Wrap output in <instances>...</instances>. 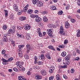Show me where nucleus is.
<instances>
[{"mask_svg": "<svg viewBox=\"0 0 80 80\" xmlns=\"http://www.w3.org/2000/svg\"><path fill=\"white\" fill-rule=\"evenodd\" d=\"M7 34H4L3 35L2 39L3 42H7V40H8V38H7Z\"/></svg>", "mask_w": 80, "mask_h": 80, "instance_id": "f257e3e1", "label": "nucleus"}, {"mask_svg": "<svg viewBox=\"0 0 80 80\" xmlns=\"http://www.w3.org/2000/svg\"><path fill=\"white\" fill-rule=\"evenodd\" d=\"M2 64L4 65H7V64H8V63H9L8 60H7L4 58H2Z\"/></svg>", "mask_w": 80, "mask_h": 80, "instance_id": "f03ea898", "label": "nucleus"}, {"mask_svg": "<svg viewBox=\"0 0 80 80\" xmlns=\"http://www.w3.org/2000/svg\"><path fill=\"white\" fill-rule=\"evenodd\" d=\"M24 28L26 30L28 31V30H29L30 29V27L29 25L26 24L24 25Z\"/></svg>", "mask_w": 80, "mask_h": 80, "instance_id": "7ed1b4c3", "label": "nucleus"}, {"mask_svg": "<svg viewBox=\"0 0 80 80\" xmlns=\"http://www.w3.org/2000/svg\"><path fill=\"white\" fill-rule=\"evenodd\" d=\"M49 36L50 37H52V33H53V31H52V29H50L49 30H47Z\"/></svg>", "mask_w": 80, "mask_h": 80, "instance_id": "20e7f679", "label": "nucleus"}, {"mask_svg": "<svg viewBox=\"0 0 80 80\" xmlns=\"http://www.w3.org/2000/svg\"><path fill=\"white\" fill-rule=\"evenodd\" d=\"M39 59L41 60H42V61H44L45 60V57L44 55L43 54H41L40 55V57H39Z\"/></svg>", "mask_w": 80, "mask_h": 80, "instance_id": "39448f33", "label": "nucleus"}, {"mask_svg": "<svg viewBox=\"0 0 80 80\" xmlns=\"http://www.w3.org/2000/svg\"><path fill=\"white\" fill-rule=\"evenodd\" d=\"M63 26H61L60 28V33L62 35H65V33L63 32Z\"/></svg>", "mask_w": 80, "mask_h": 80, "instance_id": "423d86ee", "label": "nucleus"}, {"mask_svg": "<svg viewBox=\"0 0 80 80\" xmlns=\"http://www.w3.org/2000/svg\"><path fill=\"white\" fill-rule=\"evenodd\" d=\"M13 8L14 10H15V11L16 12H18V6H17V5L16 4H14L13 5Z\"/></svg>", "mask_w": 80, "mask_h": 80, "instance_id": "0eeeda50", "label": "nucleus"}, {"mask_svg": "<svg viewBox=\"0 0 80 80\" xmlns=\"http://www.w3.org/2000/svg\"><path fill=\"white\" fill-rule=\"evenodd\" d=\"M55 69V67L53 66H51L50 68V69L49 70V72L50 73H52L53 72L54 70Z\"/></svg>", "mask_w": 80, "mask_h": 80, "instance_id": "6e6552de", "label": "nucleus"}, {"mask_svg": "<svg viewBox=\"0 0 80 80\" xmlns=\"http://www.w3.org/2000/svg\"><path fill=\"white\" fill-rule=\"evenodd\" d=\"M45 56L48 59H49V60H50L51 59V57H50V54L49 53H47L45 54Z\"/></svg>", "mask_w": 80, "mask_h": 80, "instance_id": "1a4fd4ad", "label": "nucleus"}, {"mask_svg": "<svg viewBox=\"0 0 80 80\" xmlns=\"http://www.w3.org/2000/svg\"><path fill=\"white\" fill-rule=\"evenodd\" d=\"M41 74L42 75L45 76V75H46V74H47V72L45 70H42L41 71Z\"/></svg>", "mask_w": 80, "mask_h": 80, "instance_id": "9d476101", "label": "nucleus"}, {"mask_svg": "<svg viewBox=\"0 0 80 80\" xmlns=\"http://www.w3.org/2000/svg\"><path fill=\"white\" fill-rule=\"evenodd\" d=\"M65 27L66 28H68L70 27V24L68 22L66 21L65 23Z\"/></svg>", "mask_w": 80, "mask_h": 80, "instance_id": "9b49d317", "label": "nucleus"}, {"mask_svg": "<svg viewBox=\"0 0 80 80\" xmlns=\"http://www.w3.org/2000/svg\"><path fill=\"white\" fill-rule=\"evenodd\" d=\"M29 5L28 4L23 9V11L24 12L26 13L27 12V11L28 10V7Z\"/></svg>", "mask_w": 80, "mask_h": 80, "instance_id": "f8f14e48", "label": "nucleus"}, {"mask_svg": "<svg viewBox=\"0 0 80 80\" xmlns=\"http://www.w3.org/2000/svg\"><path fill=\"white\" fill-rule=\"evenodd\" d=\"M36 18L35 19L36 22H40L42 20V18H39L38 17V16L37 15V17H36Z\"/></svg>", "mask_w": 80, "mask_h": 80, "instance_id": "ddd939ff", "label": "nucleus"}, {"mask_svg": "<svg viewBox=\"0 0 80 80\" xmlns=\"http://www.w3.org/2000/svg\"><path fill=\"white\" fill-rule=\"evenodd\" d=\"M43 3L41 2H40V1H39L38 2V4H37V6H38V7H42L43 6Z\"/></svg>", "mask_w": 80, "mask_h": 80, "instance_id": "4468645a", "label": "nucleus"}, {"mask_svg": "<svg viewBox=\"0 0 80 80\" xmlns=\"http://www.w3.org/2000/svg\"><path fill=\"white\" fill-rule=\"evenodd\" d=\"M67 68V65H66L64 66H60L59 67V69H62V68Z\"/></svg>", "mask_w": 80, "mask_h": 80, "instance_id": "2eb2a0df", "label": "nucleus"}, {"mask_svg": "<svg viewBox=\"0 0 80 80\" xmlns=\"http://www.w3.org/2000/svg\"><path fill=\"white\" fill-rule=\"evenodd\" d=\"M10 19L12 20H13L14 19V18H15V16H14V15L13 13H12L10 14Z\"/></svg>", "mask_w": 80, "mask_h": 80, "instance_id": "dca6fc26", "label": "nucleus"}, {"mask_svg": "<svg viewBox=\"0 0 80 80\" xmlns=\"http://www.w3.org/2000/svg\"><path fill=\"white\" fill-rule=\"evenodd\" d=\"M34 63H35V64H37L38 61V58L37 57L35 56H34Z\"/></svg>", "mask_w": 80, "mask_h": 80, "instance_id": "f3484780", "label": "nucleus"}, {"mask_svg": "<svg viewBox=\"0 0 80 80\" xmlns=\"http://www.w3.org/2000/svg\"><path fill=\"white\" fill-rule=\"evenodd\" d=\"M26 40H30V34H27L26 35Z\"/></svg>", "mask_w": 80, "mask_h": 80, "instance_id": "a211bd4d", "label": "nucleus"}, {"mask_svg": "<svg viewBox=\"0 0 80 80\" xmlns=\"http://www.w3.org/2000/svg\"><path fill=\"white\" fill-rule=\"evenodd\" d=\"M26 48L28 52H29L30 50V48H31V47L28 44L26 45Z\"/></svg>", "mask_w": 80, "mask_h": 80, "instance_id": "6ab92c4d", "label": "nucleus"}, {"mask_svg": "<svg viewBox=\"0 0 80 80\" xmlns=\"http://www.w3.org/2000/svg\"><path fill=\"white\" fill-rule=\"evenodd\" d=\"M46 34L47 33L45 32H43L42 36L43 37H45L46 36V37H45V39H47V38H48V36H47V35Z\"/></svg>", "mask_w": 80, "mask_h": 80, "instance_id": "aec40b11", "label": "nucleus"}, {"mask_svg": "<svg viewBox=\"0 0 80 80\" xmlns=\"http://www.w3.org/2000/svg\"><path fill=\"white\" fill-rule=\"evenodd\" d=\"M70 61H67V60H66L65 62H63V64L64 65H68L69 64H70Z\"/></svg>", "mask_w": 80, "mask_h": 80, "instance_id": "412c9836", "label": "nucleus"}, {"mask_svg": "<svg viewBox=\"0 0 80 80\" xmlns=\"http://www.w3.org/2000/svg\"><path fill=\"white\" fill-rule=\"evenodd\" d=\"M19 19L21 21H23L27 19V18L25 17H20Z\"/></svg>", "mask_w": 80, "mask_h": 80, "instance_id": "4be33fe9", "label": "nucleus"}, {"mask_svg": "<svg viewBox=\"0 0 80 80\" xmlns=\"http://www.w3.org/2000/svg\"><path fill=\"white\" fill-rule=\"evenodd\" d=\"M56 77L57 80H61V78L60 75L58 74L56 75Z\"/></svg>", "mask_w": 80, "mask_h": 80, "instance_id": "5701e85b", "label": "nucleus"}, {"mask_svg": "<svg viewBox=\"0 0 80 80\" xmlns=\"http://www.w3.org/2000/svg\"><path fill=\"white\" fill-rule=\"evenodd\" d=\"M35 79L36 80H39L42 78V76L40 75L36 76L35 77Z\"/></svg>", "mask_w": 80, "mask_h": 80, "instance_id": "b1692460", "label": "nucleus"}, {"mask_svg": "<svg viewBox=\"0 0 80 80\" xmlns=\"http://www.w3.org/2000/svg\"><path fill=\"white\" fill-rule=\"evenodd\" d=\"M39 1L38 0H33L32 3L34 5H37Z\"/></svg>", "mask_w": 80, "mask_h": 80, "instance_id": "393cba45", "label": "nucleus"}, {"mask_svg": "<svg viewBox=\"0 0 80 80\" xmlns=\"http://www.w3.org/2000/svg\"><path fill=\"white\" fill-rule=\"evenodd\" d=\"M48 48L50 49H51V50H53V51H55V49L53 47L52 45H50L48 47Z\"/></svg>", "mask_w": 80, "mask_h": 80, "instance_id": "a878e982", "label": "nucleus"}, {"mask_svg": "<svg viewBox=\"0 0 80 80\" xmlns=\"http://www.w3.org/2000/svg\"><path fill=\"white\" fill-rule=\"evenodd\" d=\"M77 36L78 37H79L80 36V30H78L77 31Z\"/></svg>", "mask_w": 80, "mask_h": 80, "instance_id": "bb28decb", "label": "nucleus"}, {"mask_svg": "<svg viewBox=\"0 0 80 80\" xmlns=\"http://www.w3.org/2000/svg\"><path fill=\"white\" fill-rule=\"evenodd\" d=\"M33 12V10L32 9H29L28 10L27 13L28 14H32Z\"/></svg>", "mask_w": 80, "mask_h": 80, "instance_id": "cd10ccee", "label": "nucleus"}, {"mask_svg": "<svg viewBox=\"0 0 80 80\" xmlns=\"http://www.w3.org/2000/svg\"><path fill=\"white\" fill-rule=\"evenodd\" d=\"M30 17L31 18H36L37 17V15H34L33 14H31L30 15Z\"/></svg>", "mask_w": 80, "mask_h": 80, "instance_id": "c85d7f7f", "label": "nucleus"}, {"mask_svg": "<svg viewBox=\"0 0 80 80\" xmlns=\"http://www.w3.org/2000/svg\"><path fill=\"white\" fill-rule=\"evenodd\" d=\"M50 9L52 10H55L57 9V8L54 6H52L50 7Z\"/></svg>", "mask_w": 80, "mask_h": 80, "instance_id": "c756f323", "label": "nucleus"}, {"mask_svg": "<svg viewBox=\"0 0 80 80\" xmlns=\"http://www.w3.org/2000/svg\"><path fill=\"white\" fill-rule=\"evenodd\" d=\"M17 68H19V70H20L21 68H23V67L20 64H18L17 66Z\"/></svg>", "mask_w": 80, "mask_h": 80, "instance_id": "7c9ffc66", "label": "nucleus"}, {"mask_svg": "<svg viewBox=\"0 0 80 80\" xmlns=\"http://www.w3.org/2000/svg\"><path fill=\"white\" fill-rule=\"evenodd\" d=\"M43 21L45 22H47V21H48V18L46 16H44L43 18Z\"/></svg>", "mask_w": 80, "mask_h": 80, "instance_id": "2f4dec72", "label": "nucleus"}, {"mask_svg": "<svg viewBox=\"0 0 80 80\" xmlns=\"http://www.w3.org/2000/svg\"><path fill=\"white\" fill-rule=\"evenodd\" d=\"M8 32L9 33H14L15 32L14 30H12V29H10L8 30Z\"/></svg>", "mask_w": 80, "mask_h": 80, "instance_id": "473e14b6", "label": "nucleus"}, {"mask_svg": "<svg viewBox=\"0 0 80 80\" xmlns=\"http://www.w3.org/2000/svg\"><path fill=\"white\" fill-rule=\"evenodd\" d=\"M66 54L67 53L65 52H63L61 53V56H62V57H65Z\"/></svg>", "mask_w": 80, "mask_h": 80, "instance_id": "72a5a7b5", "label": "nucleus"}, {"mask_svg": "<svg viewBox=\"0 0 80 80\" xmlns=\"http://www.w3.org/2000/svg\"><path fill=\"white\" fill-rule=\"evenodd\" d=\"M16 35L17 37L20 38H21L22 37V35L20 34V33L19 32H18L16 33Z\"/></svg>", "mask_w": 80, "mask_h": 80, "instance_id": "f704fd0d", "label": "nucleus"}, {"mask_svg": "<svg viewBox=\"0 0 80 80\" xmlns=\"http://www.w3.org/2000/svg\"><path fill=\"white\" fill-rule=\"evenodd\" d=\"M17 28L19 30H22V29L23 28V27L22 26L20 27L19 26H18Z\"/></svg>", "mask_w": 80, "mask_h": 80, "instance_id": "c9c22d12", "label": "nucleus"}, {"mask_svg": "<svg viewBox=\"0 0 80 80\" xmlns=\"http://www.w3.org/2000/svg\"><path fill=\"white\" fill-rule=\"evenodd\" d=\"M18 15H21V14H22V12H23L22 10H19V11H18Z\"/></svg>", "mask_w": 80, "mask_h": 80, "instance_id": "e433bc0d", "label": "nucleus"}, {"mask_svg": "<svg viewBox=\"0 0 80 80\" xmlns=\"http://www.w3.org/2000/svg\"><path fill=\"white\" fill-rule=\"evenodd\" d=\"M12 60H13V58L12 57L8 59V62H12Z\"/></svg>", "mask_w": 80, "mask_h": 80, "instance_id": "4c0bfd02", "label": "nucleus"}, {"mask_svg": "<svg viewBox=\"0 0 80 80\" xmlns=\"http://www.w3.org/2000/svg\"><path fill=\"white\" fill-rule=\"evenodd\" d=\"M18 55L20 58H21V57H23V54H22V52H19L18 53Z\"/></svg>", "mask_w": 80, "mask_h": 80, "instance_id": "58836bf2", "label": "nucleus"}, {"mask_svg": "<svg viewBox=\"0 0 80 80\" xmlns=\"http://www.w3.org/2000/svg\"><path fill=\"white\" fill-rule=\"evenodd\" d=\"M17 64H18V65H19V64H21V65H23V62L20 61H18L16 63V64L17 65Z\"/></svg>", "mask_w": 80, "mask_h": 80, "instance_id": "ea45409f", "label": "nucleus"}, {"mask_svg": "<svg viewBox=\"0 0 80 80\" xmlns=\"http://www.w3.org/2000/svg\"><path fill=\"white\" fill-rule=\"evenodd\" d=\"M23 76H19L18 77V80H22L23 79Z\"/></svg>", "mask_w": 80, "mask_h": 80, "instance_id": "a19ab883", "label": "nucleus"}, {"mask_svg": "<svg viewBox=\"0 0 80 80\" xmlns=\"http://www.w3.org/2000/svg\"><path fill=\"white\" fill-rule=\"evenodd\" d=\"M48 27L49 28H53V24H49L48 25Z\"/></svg>", "mask_w": 80, "mask_h": 80, "instance_id": "79ce46f5", "label": "nucleus"}, {"mask_svg": "<svg viewBox=\"0 0 80 80\" xmlns=\"http://www.w3.org/2000/svg\"><path fill=\"white\" fill-rule=\"evenodd\" d=\"M74 72H75V70L73 69H72L70 71V72L72 74H74Z\"/></svg>", "mask_w": 80, "mask_h": 80, "instance_id": "37998d69", "label": "nucleus"}, {"mask_svg": "<svg viewBox=\"0 0 80 80\" xmlns=\"http://www.w3.org/2000/svg\"><path fill=\"white\" fill-rule=\"evenodd\" d=\"M58 47H59L60 48H65V46L64 45H60L58 46Z\"/></svg>", "mask_w": 80, "mask_h": 80, "instance_id": "c03bdc74", "label": "nucleus"}, {"mask_svg": "<svg viewBox=\"0 0 80 80\" xmlns=\"http://www.w3.org/2000/svg\"><path fill=\"white\" fill-rule=\"evenodd\" d=\"M38 63L39 65H42L43 64V62L41 61H39L38 62Z\"/></svg>", "mask_w": 80, "mask_h": 80, "instance_id": "a18cd8bd", "label": "nucleus"}, {"mask_svg": "<svg viewBox=\"0 0 80 80\" xmlns=\"http://www.w3.org/2000/svg\"><path fill=\"white\" fill-rule=\"evenodd\" d=\"M65 60H67V61H70V59H69V57L68 55L67 56L65 57Z\"/></svg>", "mask_w": 80, "mask_h": 80, "instance_id": "49530a36", "label": "nucleus"}, {"mask_svg": "<svg viewBox=\"0 0 80 80\" xmlns=\"http://www.w3.org/2000/svg\"><path fill=\"white\" fill-rule=\"evenodd\" d=\"M62 13H63V11H60L58 12V15H62Z\"/></svg>", "mask_w": 80, "mask_h": 80, "instance_id": "de8ad7c7", "label": "nucleus"}, {"mask_svg": "<svg viewBox=\"0 0 80 80\" xmlns=\"http://www.w3.org/2000/svg\"><path fill=\"white\" fill-rule=\"evenodd\" d=\"M48 13V12L47 11H44L42 12V15H45L46 14H47Z\"/></svg>", "mask_w": 80, "mask_h": 80, "instance_id": "09e8293b", "label": "nucleus"}, {"mask_svg": "<svg viewBox=\"0 0 80 80\" xmlns=\"http://www.w3.org/2000/svg\"><path fill=\"white\" fill-rule=\"evenodd\" d=\"M13 70L15 72H18V69L17 68H13Z\"/></svg>", "mask_w": 80, "mask_h": 80, "instance_id": "8fccbe9b", "label": "nucleus"}, {"mask_svg": "<svg viewBox=\"0 0 80 80\" xmlns=\"http://www.w3.org/2000/svg\"><path fill=\"white\" fill-rule=\"evenodd\" d=\"M22 47H24V45H20L18 46V48L20 49H21V48H22Z\"/></svg>", "mask_w": 80, "mask_h": 80, "instance_id": "3c124183", "label": "nucleus"}, {"mask_svg": "<svg viewBox=\"0 0 80 80\" xmlns=\"http://www.w3.org/2000/svg\"><path fill=\"white\" fill-rule=\"evenodd\" d=\"M11 28H12V30H14V32L15 31V26L13 25L12 26Z\"/></svg>", "mask_w": 80, "mask_h": 80, "instance_id": "603ef678", "label": "nucleus"}, {"mask_svg": "<svg viewBox=\"0 0 80 80\" xmlns=\"http://www.w3.org/2000/svg\"><path fill=\"white\" fill-rule=\"evenodd\" d=\"M38 35H39V37H42V32H40L39 33H38Z\"/></svg>", "mask_w": 80, "mask_h": 80, "instance_id": "864d4df0", "label": "nucleus"}, {"mask_svg": "<svg viewBox=\"0 0 80 80\" xmlns=\"http://www.w3.org/2000/svg\"><path fill=\"white\" fill-rule=\"evenodd\" d=\"M67 43H68V40L67 39L65 40L64 42V44L66 45Z\"/></svg>", "mask_w": 80, "mask_h": 80, "instance_id": "5fc2aeb1", "label": "nucleus"}, {"mask_svg": "<svg viewBox=\"0 0 80 80\" xmlns=\"http://www.w3.org/2000/svg\"><path fill=\"white\" fill-rule=\"evenodd\" d=\"M53 78H54V77L53 76H52L49 77V80H53Z\"/></svg>", "mask_w": 80, "mask_h": 80, "instance_id": "6e6d98bb", "label": "nucleus"}, {"mask_svg": "<svg viewBox=\"0 0 80 80\" xmlns=\"http://www.w3.org/2000/svg\"><path fill=\"white\" fill-rule=\"evenodd\" d=\"M71 22L72 23H75V19H71Z\"/></svg>", "mask_w": 80, "mask_h": 80, "instance_id": "4d7b16f0", "label": "nucleus"}, {"mask_svg": "<svg viewBox=\"0 0 80 80\" xmlns=\"http://www.w3.org/2000/svg\"><path fill=\"white\" fill-rule=\"evenodd\" d=\"M24 57L25 58H26V59H28L29 58V57L28 55H25L24 56Z\"/></svg>", "mask_w": 80, "mask_h": 80, "instance_id": "13d9d810", "label": "nucleus"}, {"mask_svg": "<svg viewBox=\"0 0 80 80\" xmlns=\"http://www.w3.org/2000/svg\"><path fill=\"white\" fill-rule=\"evenodd\" d=\"M70 8V6L69 5H67L66 7V10H68Z\"/></svg>", "mask_w": 80, "mask_h": 80, "instance_id": "bf43d9fd", "label": "nucleus"}, {"mask_svg": "<svg viewBox=\"0 0 80 80\" xmlns=\"http://www.w3.org/2000/svg\"><path fill=\"white\" fill-rule=\"evenodd\" d=\"M40 31H41V29H40L39 28H38L37 29V32L39 33V32H40Z\"/></svg>", "mask_w": 80, "mask_h": 80, "instance_id": "052dcab7", "label": "nucleus"}, {"mask_svg": "<svg viewBox=\"0 0 80 80\" xmlns=\"http://www.w3.org/2000/svg\"><path fill=\"white\" fill-rule=\"evenodd\" d=\"M63 77L64 78H65V79H67V78H68V77L66 75H63Z\"/></svg>", "mask_w": 80, "mask_h": 80, "instance_id": "680f3d73", "label": "nucleus"}, {"mask_svg": "<svg viewBox=\"0 0 80 80\" xmlns=\"http://www.w3.org/2000/svg\"><path fill=\"white\" fill-rule=\"evenodd\" d=\"M25 68L22 67V68H21L20 70H21V71H22V72H24V71H25Z\"/></svg>", "mask_w": 80, "mask_h": 80, "instance_id": "e2e57ef3", "label": "nucleus"}, {"mask_svg": "<svg viewBox=\"0 0 80 80\" xmlns=\"http://www.w3.org/2000/svg\"><path fill=\"white\" fill-rule=\"evenodd\" d=\"M34 13L36 14H38V11L37 10H35L34 11Z\"/></svg>", "mask_w": 80, "mask_h": 80, "instance_id": "0e129e2a", "label": "nucleus"}, {"mask_svg": "<svg viewBox=\"0 0 80 80\" xmlns=\"http://www.w3.org/2000/svg\"><path fill=\"white\" fill-rule=\"evenodd\" d=\"M7 26H3V29H4V30H7Z\"/></svg>", "mask_w": 80, "mask_h": 80, "instance_id": "69168bd1", "label": "nucleus"}, {"mask_svg": "<svg viewBox=\"0 0 80 80\" xmlns=\"http://www.w3.org/2000/svg\"><path fill=\"white\" fill-rule=\"evenodd\" d=\"M76 52H77V53H78V54H80V50L78 49L76 50Z\"/></svg>", "mask_w": 80, "mask_h": 80, "instance_id": "338daca9", "label": "nucleus"}, {"mask_svg": "<svg viewBox=\"0 0 80 80\" xmlns=\"http://www.w3.org/2000/svg\"><path fill=\"white\" fill-rule=\"evenodd\" d=\"M77 3L78 5H79V6H80V2L79 1H78L77 2Z\"/></svg>", "mask_w": 80, "mask_h": 80, "instance_id": "774afa93", "label": "nucleus"}]
</instances>
